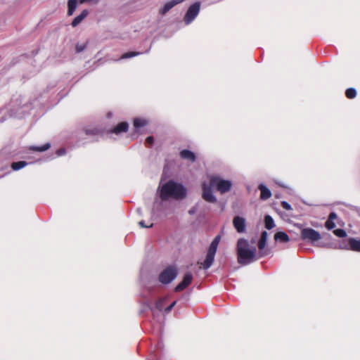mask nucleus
Segmentation results:
<instances>
[{
  "instance_id": "4be33fe9",
  "label": "nucleus",
  "mask_w": 360,
  "mask_h": 360,
  "mask_svg": "<svg viewBox=\"0 0 360 360\" xmlns=\"http://www.w3.org/2000/svg\"><path fill=\"white\" fill-rule=\"evenodd\" d=\"M265 228L268 230L275 226L274 221L270 215H266L264 217Z\"/></svg>"
},
{
  "instance_id": "f257e3e1",
  "label": "nucleus",
  "mask_w": 360,
  "mask_h": 360,
  "mask_svg": "<svg viewBox=\"0 0 360 360\" xmlns=\"http://www.w3.org/2000/svg\"><path fill=\"white\" fill-rule=\"evenodd\" d=\"M186 188L181 183L174 180L167 181L161 180L156 191V195L162 201H167L170 199L181 200L186 198Z\"/></svg>"
},
{
  "instance_id": "cd10ccee",
  "label": "nucleus",
  "mask_w": 360,
  "mask_h": 360,
  "mask_svg": "<svg viewBox=\"0 0 360 360\" xmlns=\"http://www.w3.org/2000/svg\"><path fill=\"white\" fill-rule=\"evenodd\" d=\"M345 94L348 98H354L356 96V91L354 88H349L346 90Z\"/></svg>"
},
{
  "instance_id": "39448f33",
  "label": "nucleus",
  "mask_w": 360,
  "mask_h": 360,
  "mask_svg": "<svg viewBox=\"0 0 360 360\" xmlns=\"http://www.w3.org/2000/svg\"><path fill=\"white\" fill-rule=\"evenodd\" d=\"M200 10V3L199 1H196L190 6L184 18L185 24H191L199 14Z\"/></svg>"
},
{
  "instance_id": "4c0bfd02",
  "label": "nucleus",
  "mask_w": 360,
  "mask_h": 360,
  "mask_svg": "<svg viewBox=\"0 0 360 360\" xmlns=\"http://www.w3.org/2000/svg\"><path fill=\"white\" fill-rule=\"evenodd\" d=\"M196 211H197V207H192L191 209L189 210L188 213L190 214H195L196 212Z\"/></svg>"
},
{
  "instance_id": "6ab92c4d",
  "label": "nucleus",
  "mask_w": 360,
  "mask_h": 360,
  "mask_svg": "<svg viewBox=\"0 0 360 360\" xmlns=\"http://www.w3.org/2000/svg\"><path fill=\"white\" fill-rule=\"evenodd\" d=\"M78 0H68V15H72L77 6Z\"/></svg>"
},
{
  "instance_id": "bb28decb",
  "label": "nucleus",
  "mask_w": 360,
  "mask_h": 360,
  "mask_svg": "<svg viewBox=\"0 0 360 360\" xmlns=\"http://www.w3.org/2000/svg\"><path fill=\"white\" fill-rule=\"evenodd\" d=\"M220 239H221V236H217L214 238V239L212 241L209 248L217 251Z\"/></svg>"
},
{
  "instance_id": "2eb2a0df",
  "label": "nucleus",
  "mask_w": 360,
  "mask_h": 360,
  "mask_svg": "<svg viewBox=\"0 0 360 360\" xmlns=\"http://www.w3.org/2000/svg\"><path fill=\"white\" fill-rule=\"evenodd\" d=\"M180 157L184 160H188L192 162L195 161V154L189 150H182L180 153Z\"/></svg>"
},
{
  "instance_id": "412c9836",
  "label": "nucleus",
  "mask_w": 360,
  "mask_h": 360,
  "mask_svg": "<svg viewBox=\"0 0 360 360\" xmlns=\"http://www.w3.org/2000/svg\"><path fill=\"white\" fill-rule=\"evenodd\" d=\"M267 238H268L267 232L265 231H262V233L261 234V237L258 242V248L260 250H263L265 248L266 241H267Z\"/></svg>"
},
{
  "instance_id": "f03ea898",
  "label": "nucleus",
  "mask_w": 360,
  "mask_h": 360,
  "mask_svg": "<svg viewBox=\"0 0 360 360\" xmlns=\"http://www.w3.org/2000/svg\"><path fill=\"white\" fill-rule=\"evenodd\" d=\"M238 262L241 265H248L255 260L257 250L250 247L245 238H240L237 243Z\"/></svg>"
},
{
  "instance_id": "a211bd4d",
  "label": "nucleus",
  "mask_w": 360,
  "mask_h": 360,
  "mask_svg": "<svg viewBox=\"0 0 360 360\" xmlns=\"http://www.w3.org/2000/svg\"><path fill=\"white\" fill-rule=\"evenodd\" d=\"M128 124L127 122H123L120 124H118L112 130V132L119 134L122 132H125L128 129Z\"/></svg>"
},
{
  "instance_id": "5701e85b",
  "label": "nucleus",
  "mask_w": 360,
  "mask_h": 360,
  "mask_svg": "<svg viewBox=\"0 0 360 360\" xmlns=\"http://www.w3.org/2000/svg\"><path fill=\"white\" fill-rule=\"evenodd\" d=\"M148 124V121L143 118H136L134 120V126L135 128L139 129L146 126Z\"/></svg>"
},
{
  "instance_id": "6e6552de",
  "label": "nucleus",
  "mask_w": 360,
  "mask_h": 360,
  "mask_svg": "<svg viewBox=\"0 0 360 360\" xmlns=\"http://www.w3.org/2000/svg\"><path fill=\"white\" fill-rule=\"evenodd\" d=\"M216 252H217L216 250L208 248V250H207V252L206 255V257H205L204 262L201 264H202L201 267L203 269L207 270L212 266V264L214 262V256H215Z\"/></svg>"
},
{
  "instance_id": "b1692460",
  "label": "nucleus",
  "mask_w": 360,
  "mask_h": 360,
  "mask_svg": "<svg viewBox=\"0 0 360 360\" xmlns=\"http://www.w3.org/2000/svg\"><path fill=\"white\" fill-rule=\"evenodd\" d=\"M51 147V144L49 143H46L44 145L41 146H30V150L37 151V152H44L48 149H49Z\"/></svg>"
},
{
  "instance_id": "c9c22d12",
  "label": "nucleus",
  "mask_w": 360,
  "mask_h": 360,
  "mask_svg": "<svg viewBox=\"0 0 360 360\" xmlns=\"http://www.w3.org/2000/svg\"><path fill=\"white\" fill-rule=\"evenodd\" d=\"M58 156H62L65 154V150L64 148H60L56 151Z\"/></svg>"
},
{
  "instance_id": "20e7f679",
  "label": "nucleus",
  "mask_w": 360,
  "mask_h": 360,
  "mask_svg": "<svg viewBox=\"0 0 360 360\" xmlns=\"http://www.w3.org/2000/svg\"><path fill=\"white\" fill-rule=\"evenodd\" d=\"M176 269L173 266H169L160 273L159 281L162 284H169L176 278Z\"/></svg>"
},
{
  "instance_id": "f704fd0d",
  "label": "nucleus",
  "mask_w": 360,
  "mask_h": 360,
  "mask_svg": "<svg viewBox=\"0 0 360 360\" xmlns=\"http://www.w3.org/2000/svg\"><path fill=\"white\" fill-rule=\"evenodd\" d=\"M176 304V301H174L172 304H170L167 307H166L165 309V313H169L172 309V308L175 306V304Z\"/></svg>"
},
{
  "instance_id": "473e14b6",
  "label": "nucleus",
  "mask_w": 360,
  "mask_h": 360,
  "mask_svg": "<svg viewBox=\"0 0 360 360\" xmlns=\"http://www.w3.org/2000/svg\"><path fill=\"white\" fill-rule=\"evenodd\" d=\"M86 48V44H77L76 46V51L77 53H80L82 51H83Z\"/></svg>"
},
{
  "instance_id": "4468645a",
  "label": "nucleus",
  "mask_w": 360,
  "mask_h": 360,
  "mask_svg": "<svg viewBox=\"0 0 360 360\" xmlns=\"http://www.w3.org/2000/svg\"><path fill=\"white\" fill-rule=\"evenodd\" d=\"M259 189L261 192L260 198L263 200H266L271 198V191L264 184H260L259 186Z\"/></svg>"
},
{
  "instance_id": "7ed1b4c3",
  "label": "nucleus",
  "mask_w": 360,
  "mask_h": 360,
  "mask_svg": "<svg viewBox=\"0 0 360 360\" xmlns=\"http://www.w3.org/2000/svg\"><path fill=\"white\" fill-rule=\"evenodd\" d=\"M210 180L211 186L215 188L221 194L229 192L232 187L231 181L223 179L219 176H212Z\"/></svg>"
},
{
  "instance_id": "e433bc0d",
  "label": "nucleus",
  "mask_w": 360,
  "mask_h": 360,
  "mask_svg": "<svg viewBox=\"0 0 360 360\" xmlns=\"http://www.w3.org/2000/svg\"><path fill=\"white\" fill-rule=\"evenodd\" d=\"M139 225L141 226V227H143V228H148V227H151L153 226V224H151L149 226H147L144 224V221H139Z\"/></svg>"
},
{
  "instance_id": "aec40b11",
  "label": "nucleus",
  "mask_w": 360,
  "mask_h": 360,
  "mask_svg": "<svg viewBox=\"0 0 360 360\" xmlns=\"http://www.w3.org/2000/svg\"><path fill=\"white\" fill-rule=\"evenodd\" d=\"M274 238L276 240L279 241L281 243H286L288 242L290 240L288 234L283 231L276 233L274 236Z\"/></svg>"
},
{
  "instance_id": "c85d7f7f",
  "label": "nucleus",
  "mask_w": 360,
  "mask_h": 360,
  "mask_svg": "<svg viewBox=\"0 0 360 360\" xmlns=\"http://www.w3.org/2000/svg\"><path fill=\"white\" fill-rule=\"evenodd\" d=\"M334 234L339 238H345L347 236V233L342 229H338L333 231Z\"/></svg>"
},
{
  "instance_id": "9b49d317",
  "label": "nucleus",
  "mask_w": 360,
  "mask_h": 360,
  "mask_svg": "<svg viewBox=\"0 0 360 360\" xmlns=\"http://www.w3.org/2000/svg\"><path fill=\"white\" fill-rule=\"evenodd\" d=\"M184 0H170L167 1L160 10L159 13L162 15H165L168 11H169L174 6L181 4Z\"/></svg>"
},
{
  "instance_id": "72a5a7b5",
  "label": "nucleus",
  "mask_w": 360,
  "mask_h": 360,
  "mask_svg": "<svg viewBox=\"0 0 360 360\" xmlns=\"http://www.w3.org/2000/svg\"><path fill=\"white\" fill-rule=\"evenodd\" d=\"M154 142V138L153 136H148L146 139V144L147 146L150 147L153 145Z\"/></svg>"
},
{
  "instance_id": "423d86ee",
  "label": "nucleus",
  "mask_w": 360,
  "mask_h": 360,
  "mask_svg": "<svg viewBox=\"0 0 360 360\" xmlns=\"http://www.w3.org/2000/svg\"><path fill=\"white\" fill-rule=\"evenodd\" d=\"M212 188L214 187L211 186L210 184H207L205 182L202 185V198L209 203H216L217 202V198L213 193Z\"/></svg>"
},
{
  "instance_id": "1a4fd4ad",
  "label": "nucleus",
  "mask_w": 360,
  "mask_h": 360,
  "mask_svg": "<svg viewBox=\"0 0 360 360\" xmlns=\"http://www.w3.org/2000/svg\"><path fill=\"white\" fill-rule=\"evenodd\" d=\"M193 280V275L191 273H186L183 278V281L180 282L175 288L176 292H180L187 288Z\"/></svg>"
},
{
  "instance_id": "9d476101",
  "label": "nucleus",
  "mask_w": 360,
  "mask_h": 360,
  "mask_svg": "<svg viewBox=\"0 0 360 360\" xmlns=\"http://www.w3.org/2000/svg\"><path fill=\"white\" fill-rule=\"evenodd\" d=\"M233 224L238 233H243L245 231V219L243 217L237 216L233 218Z\"/></svg>"
},
{
  "instance_id": "a878e982",
  "label": "nucleus",
  "mask_w": 360,
  "mask_h": 360,
  "mask_svg": "<svg viewBox=\"0 0 360 360\" xmlns=\"http://www.w3.org/2000/svg\"><path fill=\"white\" fill-rule=\"evenodd\" d=\"M142 53V52H139V51H131V52H127V53H124L120 59H127V58H132V57H135V56H139Z\"/></svg>"
},
{
  "instance_id": "2f4dec72",
  "label": "nucleus",
  "mask_w": 360,
  "mask_h": 360,
  "mask_svg": "<svg viewBox=\"0 0 360 360\" xmlns=\"http://www.w3.org/2000/svg\"><path fill=\"white\" fill-rule=\"evenodd\" d=\"M281 206L283 209H285L286 210H292L291 205L286 201H282Z\"/></svg>"
},
{
  "instance_id": "f3484780",
  "label": "nucleus",
  "mask_w": 360,
  "mask_h": 360,
  "mask_svg": "<svg viewBox=\"0 0 360 360\" xmlns=\"http://www.w3.org/2000/svg\"><path fill=\"white\" fill-rule=\"evenodd\" d=\"M348 242L350 250L356 252H360V240L350 238H349Z\"/></svg>"
},
{
  "instance_id": "ddd939ff",
  "label": "nucleus",
  "mask_w": 360,
  "mask_h": 360,
  "mask_svg": "<svg viewBox=\"0 0 360 360\" xmlns=\"http://www.w3.org/2000/svg\"><path fill=\"white\" fill-rule=\"evenodd\" d=\"M337 218L338 215L335 212H332L330 213L328 218L325 223V226L328 230H332L336 226L334 220Z\"/></svg>"
},
{
  "instance_id": "0eeeda50",
  "label": "nucleus",
  "mask_w": 360,
  "mask_h": 360,
  "mask_svg": "<svg viewBox=\"0 0 360 360\" xmlns=\"http://www.w3.org/2000/svg\"><path fill=\"white\" fill-rule=\"evenodd\" d=\"M301 236L303 239L309 240L312 242L318 241L321 239L320 233L316 230L310 228L302 229Z\"/></svg>"
},
{
  "instance_id": "7c9ffc66",
  "label": "nucleus",
  "mask_w": 360,
  "mask_h": 360,
  "mask_svg": "<svg viewBox=\"0 0 360 360\" xmlns=\"http://www.w3.org/2000/svg\"><path fill=\"white\" fill-rule=\"evenodd\" d=\"M101 0H79L80 4H97Z\"/></svg>"
},
{
  "instance_id": "f8f14e48",
  "label": "nucleus",
  "mask_w": 360,
  "mask_h": 360,
  "mask_svg": "<svg viewBox=\"0 0 360 360\" xmlns=\"http://www.w3.org/2000/svg\"><path fill=\"white\" fill-rule=\"evenodd\" d=\"M89 11L87 9H84L79 15L76 16L72 21L71 25L73 27H77L79 25L82 20L89 15Z\"/></svg>"
},
{
  "instance_id": "393cba45",
  "label": "nucleus",
  "mask_w": 360,
  "mask_h": 360,
  "mask_svg": "<svg viewBox=\"0 0 360 360\" xmlns=\"http://www.w3.org/2000/svg\"><path fill=\"white\" fill-rule=\"evenodd\" d=\"M27 165V163L25 161H19V162H13L11 165V167L13 170L16 171V170H19V169L23 168Z\"/></svg>"
},
{
  "instance_id": "dca6fc26",
  "label": "nucleus",
  "mask_w": 360,
  "mask_h": 360,
  "mask_svg": "<svg viewBox=\"0 0 360 360\" xmlns=\"http://www.w3.org/2000/svg\"><path fill=\"white\" fill-rule=\"evenodd\" d=\"M166 300L167 297L160 298L155 302V307H150V310L153 314H155V311H162L163 310Z\"/></svg>"
},
{
  "instance_id": "c756f323",
  "label": "nucleus",
  "mask_w": 360,
  "mask_h": 360,
  "mask_svg": "<svg viewBox=\"0 0 360 360\" xmlns=\"http://www.w3.org/2000/svg\"><path fill=\"white\" fill-rule=\"evenodd\" d=\"M85 132L88 135H96L100 133V130L97 128L91 127L86 129Z\"/></svg>"
}]
</instances>
